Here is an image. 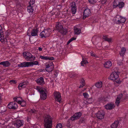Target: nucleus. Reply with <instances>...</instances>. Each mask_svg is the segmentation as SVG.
<instances>
[{
    "label": "nucleus",
    "instance_id": "1",
    "mask_svg": "<svg viewBox=\"0 0 128 128\" xmlns=\"http://www.w3.org/2000/svg\"><path fill=\"white\" fill-rule=\"evenodd\" d=\"M44 128H51L52 125V118L49 115H47L44 116Z\"/></svg>",
    "mask_w": 128,
    "mask_h": 128
},
{
    "label": "nucleus",
    "instance_id": "2",
    "mask_svg": "<svg viewBox=\"0 0 128 128\" xmlns=\"http://www.w3.org/2000/svg\"><path fill=\"white\" fill-rule=\"evenodd\" d=\"M56 27L58 32L63 35H66L68 32L66 28H64L61 24L58 23L56 24Z\"/></svg>",
    "mask_w": 128,
    "mask_h": 128
},
{
    "label": "nucleus",
    "instance_id": "3",
    "mask_svg": "<svg viewBox=\"0 0 128 128\" xmlns=\"http://www.w3.org/2000/svg\"><path fill=\"white\" fill-rule=\"evenodd\" d=\"M56 27L58 32L63 35H66L68 32L66 28H64L61 24L58 23L56 24Z\"/></svg>",
    "mask_w": 128,
    "mask_h": 128
},
{
    "label": "nucleus",
    "instance_id": "4",
    "mask_svg": "<svg viewBox=\"0 0 128 128\" xmlns=\"http://www.w3.org/2000/svg\"><path fill=\"white\" fill-rule=\"evenodd\" d=\"M123 0H114L113 2L114 8L118 7L120 8H122L124 6V3L122 2Z\"/></svg>",
    "mask_w": 128,
    "mask_h": 128
},
{
    "label": "nucleus",
    "instance_id": "5",
    "mask_svg": "<svg viewBox=\"0 0 128 128\" xmlns=\"http://www.w3.org/2000/svg\"><path fill=\"white\" fill-rule=\"evenodd\" d=\"M51 31V29L49 28L44 29L40 33V36H41V38H46L49 36L50 35Z\"/></svg>",
    "mask_w": 128,
    "mask_h": 128
},
{
    "label": "nucleus",
    "instance_id": "6",
    "mask_svg": "<svg viewBox=\"0 0 128 128\" xmlns=\"http://www.w3.org/2000/svg\"><path fill=\"white\" fill-rule=\"evenodd\" d=\"M119 74V72L118 71L112 72L110 76V79L114 80H116L118 78Z\"/></svg>",
    "mask_w": 128,
    "mask_h": 128
},
{
    "label": "nucleus",
    "instance_id": "7",
    "mask_svg": "<svg viewBox=\"0 0 128 128\" xmlns=\"http://www.w3.org/2000/svg\"><path fill=\"white\" fill-rule=\"evenodd\" d=\"M8 108L10 109L15 110L18 108L17 104L15 102H10L8 105Z\"/></svg>",
    "mask_w": 128,
    "mask_h": 128
},
{
    "label": "nucleus",
    "instance_id": "8",
    "mask_svg": "<svg viewBox=\"0 0 128 128\" xmlns=\"http://www.w3.org/2000/svg\"><path fill=\"white\" fill-rule=\"evenodd\" d=\"M54 96L55 100L60 103L61 102V98L60 93L57 92H55L54 93Z\"/></svg>",
    "mask_w": 128,
    "mask_h": 128
},
{
    "label": "nucleus",
    "instance_id": "9",
    "mask_svg": "<svg viewBox=\"0 0 128 128\" xmlns=\"http://www.w3.org/2000/svg\"><path fill=\"white\" fill-rule=\"evenodd\" d=\"M40 94V98L42 100H45L47 97V94L44 91L40 89H39L38 90Z\"/></svg>",
    "mask_w": 128,
    "mask_h": 128
},
{
    "label": "nucleus",
    "instance_id": "10",
    "mask_svg": "<svg viewBox=\"0 0 128 128\" xmlns=\"http://www.w3.org/2000/svg\"><path fill=\"white\" fill-rule=\"evenodd\" d=\"M27 56H26L25 59L26 60L31 61L34 60L36 57L32 55L31 53L29 52H27Z\"/></svg>",
    "mask_w": 128,
    "mask_h": 128
},
{
    "label": "nucleus",
    "instance_id": "11",
    "mask_svg": "<svg viewBox=\"0 0 128 128\" xmlns=\"http://www.w3.org/2000/svg\"><path fill=\"white\" fill-rule=\"evenodd\" d=\"M104 112L101 110L98 112L96 114V116L98 119L101 120L104 118Z\"/></svg>",
    "mask_w": 128,
    "mask_h": 128
},
{
    "label": "nucleus",
    "instance_id": "12",
    "mask_svg": "<svg viewBox=\"0 0 128 128\" xmlns=\"http://www.w3.org/2000/svg\"><path fill=\"white\" fill-rule=\"evenodd\" d=\"M46 71L48 72H52L54 69V65L52 62H51L46 66Z\"/></svg>",
    "mask_w": 128,
    "mask_h": 128
},
{
    "label": "nucleus",
    "instance_id": "13",
    "mask_svg": "<svg viewBox=\"0 0 128 128\" xmlns=\"http://www.w3.org/2000/svg\"><path fill=\"white\" fill-rule=\"evenodd\" d=\"M24 123V122L23 120H17L16 122L14 123V125L15 126H16L17 128H19L22 126Z\"/></svg>",
    "mask_w": 128,
    "mask_h": 128
},
{
    "label": "nucleus",
    "instance_id": "14",
    "mask_svg": "<svg viewBox=\"0 0 128 128\" xmlns=\"http://www.w3.org/2000/svg\"><path fill=\"white\" fill-rule=\"evenodd\" d=\"M90 9L88 8L86 9L84 12L83 19H84L87 17L90 14Z\"/></svg>",
    "mask_w": 128,
    "mask_h": 128
},
{
    "label": "nucleus",
    "instance_id": "15",
    "mask_svg": "<svg viewBox=\"0 0 128 128\" xmlns=\"http://www.w3.org/2000/svg\"><path fill=\"white\" fill-rule=\"evenodd\" d=\"M29 62H24L18 65V66L20 68L28 67L30 66Z\"/></svg>",
    "mask_w": 128,
    "mask_h": 128
},
{
    "label": "nucleus",
    "instance_id": "16",
    "mask_svg": "<svg viewBox=\"0 0 128 128\" xmlns=\"http://www.w3.org/2000/svg\"><path fill=\"white\" fill-rule=\"evenodd\" d=\"M115 106L114 104L111 103H108L104 106V107L106 109L109 110L114 108Z\"/></svg>",
    "mask_w": 128,
    "mask_h": 128
},
{
    "label": "nucleus",
    "instance_id": "17",
    "mask_svg": "<svg viewBox=\"0 0 128 128\" xmlns=\"http://www.w3.org/2000/svg\"><path fill=\"white\" fill-rule=\"evenodd\" d=\"M36 81L38 84L41 86L43 85L45 83L44 78L42 77H40L36 80Z\"/></svg>",
    "mask_w": 128,
    "mask_h": 128
},
{
    "label": "nucleus",
    "instance_id": "18",
    "mask_svg": "<svg viewBox=\"0 0 128 128\" xmlns=\"http://www.w3.org/2000/svg\"><path fill=\"white\" fill-rule=\"evenodd\" d=\"M18 98H14V100L20 104L22 106H24L26 105V103L25 102L22 100V101L18 100L17 99Z\"/></svg>",
    "mask_w": 128,
    "mask_h": 128
},
{
    "label": "nucleus",
    "instance_id": "19",
    "mask_svg": "<svg viewBox=\"0 0 128 128\" xmlns=\"http://www.w3.org/2000/svg\"><path fill=\"white\" fill-rule=\"evenodd\" d=\"M38 30L37 28L34 29L32 30L31 32V35L32 36H38Z\"/></svg>",
    "mask_w": 128,
    "mask_h": 128
},
{
    "label": "nucleus",
    "instance_id": "20",
    "mask_svg": "<svg viewBox=\"0 0 128 128\" xmlns=\"http://www.w3.org/2000/svg\"><path fill=\"white\" fill-rule=\"evenodd\" d=\"M72 121L70 120H68L66 123L65 124V126H66L68 128H72Z\"/></svg>",
    "mask_w": 128,
    "mask_h": 128
},
{
    "label": "nucleus",
    "instance_id": "21",
    "mask_svg": "<svg viewBox=\"0 0 128 128\" xmlns=\"http://www.w3.org/2000/svg\"><path fill=\"white\" fill-rule=\"evenodd\" d=\"M0 65H2L3 66L8 67L10 65V63L8 61H4L0 62Z\"/></svg>",
    "mask_w": 128,
    "mask_h": 128
},
{
    "label": "nucleus",
    "instance_id": "22",
    "mask_svg": "<svg viewBox=\"0 0 128 128\" xmlns=\"http://www.w3.org/2000/svg\"><path fill=\"white\" fill-rule=\"evenodd\" d=\"M111 62L110 61H108L106 62L104 64V67L107 68H109L112 66Z\"/></svg>",
    "mask_w": 128,
    "mask_h": 128
},
{
    "label": "nucleus",
    "instance_id": "23",
    "mask_svg": "<svg viewBox=\"0 0 128 128\" xmlns=\"http://www.w3.org/2000/svg\"><path fill=\"white\" fill-rule=\"evenodd\" d=\"M119 122L118 120L115 121L111 126V128H117L118 126V124H119Z\"/></svg>",
    "mask_w": 128,
    "mask_h": 128
},
{
    "label": "nucleus",
    "instance_id": "24",
    "mask_svg": "<svg viewBox=\"0 0 128 128\" xmlns=\"http://www.w3.org/2000/svg\"><path fill=\"white\" fill-rule=\"evenodd\" d=\"M34 10L33 6L30 5H29L27 7V11L29 13H32Z\"/></svg>",
    "mask_w": 128,
    "mask_h": 128
},
{
    "label": "nucleus",
    "instance_id": "25",
    "mask_svg": "<svg viewBox=\"0 0 128 128\" xmlns=\"http://www.w3.org/2000/svg\"><path fill=\"white\" fill-rule=\"evenodd\" d=\"M126 51V50L125 48L123 47L121 49V50L120 52V55L123 56L125 54V53Z\"/></svg>",
    "mask_w": 128,
    "mask_h": 128
},
{
    "label": "nucleus",
    "instance_id": "26",
    "mask_svg": "<svg viewBox=\"0 0 128 128\" xmlns=\"http://www.w3.org/2000/svg\"><path fill=\"white\" fill-rule=\"evenodd\" d=\"M82 61L81 62L80 64L82 66H84V64H86L88 63V62L87 61V60L86 58H84L83 56H82Z\"/></svg>",
    "mask_w": 128,
    "mask_h": 128
},
{
    "label": "nucleus",
    "instance_id": "27",
    "mask_svg": "<svg viewBox=\"0 0 128 128\" xmlns=\"http://www.w3.org/2000/svg\"><path fill=\"white\" fill-rule=\"evenodd\" d=\"M121 19V16L119 15H117L116 16L115 19V21L116 24H120V20Z\"/></svg>",
    "mask_w": 128,
    "mask_h": 128
},
{
    "label": "nucleus",
    "instance_id": "28",
    "mask_svg": "<svg viewBox=\"0 0 128 128\" xmlns=\"http://www.w3.org/2000/svg\"><path fill=\"white\" fill-rule=\"evenodd\" d=\"M82 114V113L81 112H79L76 113L74 115L76 118V120H77L80 118Z\"/></svg>",
    "mask_w": 128,
    "mask_h": 128
},
{
    "label": "nucleus",
    "instance_id": "29",
    "mask_svg": "<svg viewBox=\"0 0 128 128\" xmlns=\"http://www.w3.org/2000/svg\"><path fill=\"white\" fill-rule=\"evenodd\" d=\"M74 32L76 34H78L81 32V30L77 28H74Z\"/></svg>",
    "mask_w": 128,
    "mask_h": 128
},
{
    "label": "nucleus",
    "instance_id": "30",
    "mask_svg": "<svg viewBox=\"0 0 128 128\" xmlns=\"http://www.w3.org/2000/svg\"><path fill=\"white\" fill-rule=\"evenodd\" d=\"M117 98H119L120 99L121 98H122V99L124 100L128 98V96L124 97V96H123L122 94H121L119 95Z\"/></svg>",
    "mask_w": 128,
    "mask_h": 128
},
{
    "label": "nucleus",
    "instance_id": "31",
    "mask_svg": "<svg viewBox=\"0 0 128 128\" xmlns=\"http://www.w3.org/2000/svg\"><path fill=\"white\" fill-rule=\"evenodd\" d=\"M29 62H30V66H33V65H38L39 64L38 62L36 61H33Z\"/></svg>",
    "mask_w": 128,
    "mask_h": 128
},
{
    "label": "nucleus",
    "instance_id": "32",
    "mask_svg": "<svg viewBox=\"0 0 128 128\" xmlns=\"http://www.w3.org/2000/svg\"><path fill=\"white\" fill-rule=\"evenodd\" d=\"M103 38L105 41H107L108 42H111L112 40V38H108L106 36H103Z\"/></svg>",
    "mask_w": 128,
    "mask_h": 128
},
{
    "label": "nucleus",
    "instance_id": "33",
    "mask_svg": "<svg viewBox=\"0 0 128 128\" xmlns=\"http://www.w3.org/2000/svg\"><path fill=\"white\" fill-rule=\"evenodd\" d=\"M95 86L97 88H101L102 86V83L101 82H98L95 84Z\"/></svg>",
    "mask_w": 128,
    "mask_h": 128
},
{
    "label": "nucleus",
    "instance_id": "34",
    "mask_svg": "<svg viewBox=\"0 0 128 128\" xmlns=\"http://www.w3.org/2000/svg\"><path fill=\"white\" fill-rule=\"evenodd\" d=\"M93 101V99L92 98H88L86 99V102L88 104L92 103Z\"/></svg>",
    "mask_w": 128,
    "mask_h": 128
},
{
    "label": "nucleus",
    "instance_id": "35",
    "mask_svg": "<svg viewBox=\"0 0 128 128\" xmlns=\"http://www.w3.org/2000/svg\"><path fill=\"white\" fill-rule=\"evenodd\" d=\"M120 21V24L122 23H124L126 21V19L125 18L121 16V19Z\"/></svg>",
    "mask_w": 128,
    "mask_h": 128
},
{
    "label": "nucleus",
    "instance_id": "36",
    "mask_svg": "<svg viewBox=\"0 0 128 128\" xmlns=\"http://www.w3.org/2000/svg\"><path fill=\"white\" fill-rule=\"evenodd\" d=\"M76 39V38L74 37H72L67 42L66 44L68 45L70 42L73 40H75Z\"/></svg>",
    "mask_w": 128,
    "mask_h": 128
},
{
    "label": "nucleus",
    "instance_id": "37",
    "mask_svg": "<svg viewBox=\"0 0 128 128\" xmlns=\"http://www.w3.org/2000/svg\"><path fill=\"white\" fill-rule=\"evenodd\" d=\"M71 10L72 14H75L76 10V7L72 8Z\"/></svg>",
    "mask_w": 128,
    "mask_h": 128
},
{
    "label": "nucleus",
    "instance_id": "38",
    "mask_svg": "<svg viewBox=\"0 0 128 128\" xmlns=\"http://www.w3.org/2000/svg\"><path fill=\"white\" fill-rule=\"evenodd\" d=\"M120 99L119 98H116V100L115 102L116 104V105L118 106L120 102Z\"/></svg>",
    "mask_w": 128,
    "mask_h": 128
},
{
    "label": "nucleus",
    "instance_id": "39",
    "mask_svg": "<svg viewBox=\"0 0 128 128\" xmlns=\"http://www.w3.org/2000/svg\"><path fill=\"white\" fill-rule=\"evenodd\" d=\"M85 119L84 118H81L79 120V123H81L85 122Z\"/></svg>",
    "mask_w": 128,
    "mask_h": 128
},
{
    "label": "nucleus",
    "instance_id": "40",
    "mask_svg": "<svg viewBox=\"0 0 128 128\" xmlns=\"http://www.w3.org/2000/svg\"><path fill=\"white\" fill-rule=\"evenodd\" d=\"M40 58L44 60H48V56H40Z\"/></svg>",
    "mask_w": 128,
    "mask_h": 128
},
{
    "label": "nucleus",
    "instance_id": "41",
    "mask_svg": "<svg viewBox=\"0 0 128 128\" xmlns=\"http://www.w3.org/2000/svg\"><path fill=\"white\" fill-rule=\"evenodd\" d=\"M83 95L85 98H88V97L89 96V95L88 94V93L86 92L84 93H83Z\"/></svg>",
    "mask_w": 128,
    "mask_h": 128
},
{
    "label": "nucleus",
    "instance_id": "42",
    "mask_svg": "<svg viewBox=\"0 0 128 128\" xmlns=\"http://www.w3.org/2000/svg\"><path fill=\"white\" fill-rule=\"evenodd\" d=\"M71 7L72 8L76 7V4L75 2H73L71 3Z\"/></svg>",
    "mask_w": 128,
    "mask_h": 128
},
{
    "label": "nucleus",
    "instance_id": "43",
    "mask_svg": "<svg viewBox=\"0 0 128 128\" xmlns=\"http://www.w3.org/2000/svg\"><path fill=\"white\" fill-rule=\"evenodd\" d=\"M35 2V0H30L29 2V5L32 6L34 4Z\"/></svg>",
    "mask_w": 128,
    "mask_h": 128
},
{
    "label": "nucleus",
    "instance_id": "44",
    "mask_svg": "<svg viewBox=\"0 0 128 128\" xmlns=\"http://www.w3.org/2000/svg\"><path fill=\"white\" fill-rule=\"evenodd\" d=\"M69 120H70L72 121L75 120H76V118L74 115H73L72 116Z\"/></svg>",
    "mask_w": 128,
    "mask_h": 128
},
{
    "label": "nucleus",
    "instance_id": "45",
    "mask_svg": "<svg viewBox=\"0 0 128 128\" xmlns=\"http://www.w3.org/2000/svg\"><path fill=\"white\" fill-rule=\"evenodd\" d=\"M3 34V32H0V40H2V38H4V36H2Z\"/></svg>",
    "mask_w": 128,
    "mask_h": 128
},
{
    "label": "nucleus",
    "instance_id": "46",
    "mask_svg": "<svg viewBox=\"0 0 128 128\" xmlns=\"http://www.w3.org/2000/svg\"><path fill=\"white\" fill-rule=\"evenodd\" d=\"M19 89L21 90L23 88V83L20 84L18 86Z\"/></svg>",
    "mask_w": 128,
    "mask_h": 128
},
{
    "label": "nucleus",
    "instance_id": "47",
    "mask_svg": "<svg viewBox=\"0 0 128 128\" xmlns=\"http://www.w3.org/2000/svg\"><path fill=\"white\" fill-rule=\"evenodd\" d=\"M62 125L61 124H59L56 125V128H62Z\"/></svg>",
    "mask_w": 128,
    "mask_h": 128
},
{
    "label": "nucleus",
    "instance_id": "48",
    "mask_svg": "<svg viewBox=\"0 0 128 128\" xmlns=\"http://www.w3.org/2000/svg\"><path fill=\"white\" fill-rule=\"evenodd\" d=\"M80 82L82 84H84V85L85 84V80L83 78H82L80 80Z\"/></svg>",
    "mask_w": 128,
    "mask_h": 128
},
{
    "label": "nucleus",
    "instance_id": "49",
    "mask_svg": "<svg viewBox=\"0 0 128 128\" xmlns=\"http://www.w3.org/2000/svg\"><path fill=\"white\" fill-rule=\"evenodd\" d=\"M10 82L11 84L13 83L14 84H15L16 83V81L15 80H12L10 81Z\"/></svg>",
    "mask_w": 128,
    "mask_h": 128
},
{
    "label": "nucleus",
    "instance_id": "50",
    "mask_svg": "<svg viewBox=\"0 0 128 128\" xmlns=\"http://www.w3.org/2000/svg\"><path fill=\"white\" fill-rule=\"evenodd\" d=\"M121 81L119 79H118V80H116V83L118 84H120L121 83Z\"/></svg>",
    "mask_w": 128,
    "mask_h": 128
},
{
    "label": "nucleus",
    "instance_id": "51",
    "mask_svg": "<svg viewBox=\"0 0 128 128\" xmlns=\"http://www.w3.org/2000/svg\"><path fill=\"white\" fill-rule=\"evenodd\" d=\"M54 58L52 57H48V60H54Z\"/></svg>",
    "mask_w": 128,
    "mask_h": 128
},
{
    "label": "nucleus",
    "instance_id": "52",
    "mask_svg": "<svg viewBox=\"0 0 128 128\" xmlns=\"http://www.w3.org/2000/svg\"><path fill=\"white\" fill-rule=\"evenodd\" d=\"M22 54L23 56H24L25 58H25H26V57L25 56H27L26 54H27V52H23Z\"/></svg>",
    "mask_w": 128,
    "mask_h": 128
},
{
    "label": "nucleus",
    "instance_id": "53",
    "mask_svg": "<svg viewBox=\"0 0 128 128\" xmlns=\"http://www.w3.org/2000/svg\"><path fill=\"white\" fill-rule=\"evenodd\" d=\"M36 112V110L34 109H31L30 111V112L32 113H34Z\"/></svg>",
    "mask_w": 128,
    "mask_h": 128
},
{
    "label": "nucleus",
    "instance_id": "54",
    "mask_svg": "<svg viewBox=\"0 0 128 128\" xmlns=\"http://www.w3.org/2000/svg\"><path fill=\"white\" fill-rule=\"evenodd\" d=\"M89 2L91 4H93L95 2V0H88Z\"/></svg>",
    "mask_w": 128,
    "mask_h": 128
},
{
    "label": "nucleus",
    "instance_id": "55",
    "mask_svg": "<svg viewBox=\"0 0 128 128\" xmlns=\"http://www.w3.org/2000/svg\"><path fill=\"white\" fill-rule=\"evenodd\" d=\"M118 64L119 65H121L122 64V61L118 60Z\"/></svg>",
    "mask_w": 128,
    "mask_h": 128
},
{
    "label": "nucleus",
    "instance_id": "56",
    "mask_svg": "<svg viewBox=\"0 0 128 128\" xmlns=\"http://www.w3.org/2000/svg\"><path fill=\"white\" fill-rule=\"evenodd\" d=\"M106 0H102L101 1V3L102 4H104L106 3Z\"/></svg>",
    "mask_w": 128,
    "mask_h": 128
},
{
    "label": "nucleus",
    "instance_id": "57",
    "mask_svg": "<svg viewBox=\"0 0 128 128\" xmlns=\"http://www.w3.org/2000/svg\"><path fill=\"white\" fill-rule=\"evenodd\" d=\"M9 34H10L8 32H6L5 33V35L7 37H8Z\"/></svg>",
    "mask_w": 128,
    "mask_h": 128
},
{
    "label": "nucleus",
    "instance_id": "58",
    "mask_svg": "<svg viewBox=\"0 0 128 128\" xmlns=\"http://www.w3.org/2000/svg\"><path fill=\"white\" fill-rule=\"evenodd\" d=\"M90 54H91V55L92 56L95 57H96V54H94L92 52H90Z\"/></svg>",
    "mask_w": 128,
    "mask_h": 128
},
{
    "label": "nucleus",
    "instance_id": "59",
    "mask_svg": "<svg viewBox=\"0 0 128 128\" xmlns=\"http://www.w3.org/2000/svg\"><path fill=\"white\" fill-rule=\"evenodd\" d=\"M2 40H3V42L4 41V42H7V40L6 38H2Z\"/></svg>",
    "mask_w": 128,
    "mask_h": 128
},
{
    "label": "nucleus",
    "instance_id": "60",
    "mask_svg": "<svg viewBox=\"0 0 128 128\" xmlns=\"http://www.w3.org/2000/svg\"><path fill=\"white\" fill-rule=\"evenodd\" d=\"M84 86V84H82L80 85L79 86V88H81L83 87Z\"/></svg>",
    "mask_w": 128,
    "mask_h": 128
},
{
    "label": "nucleus",
    "instance_id": "61",
    "mask_svg": "<svg viewBox=\"0 0 128 128\" xmlns=\"http://www.w3.org/2000/svg\"><path fill=\"white\" fill-rule=\"evenodd\" d=\"M26 84H24V83H23V88L26 87Z\"/></svg>",
    "mask_w": 128,
    "mask_h": 128
},
{
    "label": "nucleus",
    "instance_id": "62",
    "mask_svg": "<svg viewBox=\"0 0 128 128\" xmlns=\"http://www.w3.org/2000/svg\"><path fill=\"white\" fill-rule=\"evenodd\" d=\"M3 32V31L2 29V27L0 25V32Z\"/></svg>",
    "mask_w": 128,
    "mask_h": 128
},
{
    "label": "nucleus",
    "instance_id": "63",
    "mask_svg": "<svg viewBox=\"0 0 128 128\" xmlns=\"http://www.w3.org/2000/svg\"><path fill=\"white\" fill-rule=\"evenodd\" d=\"M31 28H29V29H28V32H27V35H28V36H30V34H29V32H30V29Z\"/></svg>",
    "mask_w": 128,
    "mask_h": 128
},
{
    "label": "nucleus",
    "instance_id": "64",
    "mask_svg": "<svg viewBox=\"0 0 128 128\" xmlns=\"http://www.w3.org/2000/svg\"><path fill=\"white\" fill-rule=\"evenodd\" d=\"M38 49L39 51H41L42 50V48L40 47H39Z\"/></svg>",
    "mask_w": 128,
    "mask_h": 128
}]
</instances>
